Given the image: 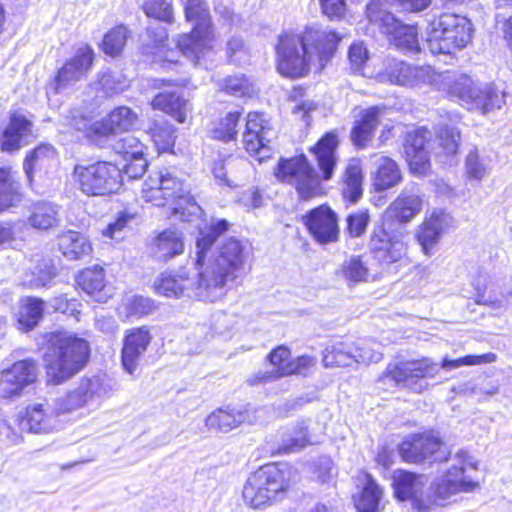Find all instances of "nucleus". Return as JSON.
Wrapping results in <instances>:
<instances>
[{"mask_svg":"<svg viewBox=\"0 0 512 512\" xmlns=\"http://www.w3.org/2000/svg\"><path fill=\"white\" fill-rule=\"evenodd\" d=\"M354 360L349 345L338 342L327 348L323 354L322 362L326 368L346 367Z\"/></svg>","mask_w":512,"mask_h":512,"instance_id":"52","label":"nucleus"},{"mask_svg":"<svg viewBox=\"0 0 512 512\" xmlns=\"http://www.w3.org/2000/svg\"><path fill=\"white\" fill-rule=\"evenodd\" d=\"M184 240L180 232L164 229L158 232L149 244L150 256L161 263L184 253Z\"/></svg>","mask_w":512,"mask_h":512,"instance_id":"29","label":"nucleus"},{"mask_svg":"<svg viewBox=\"0 0 512 512\" xmlns=\"http://www.w3.org/2000/svg\"><path fill=\"white\" fill-rule=\"evenodd\" d=\"M298 470L289 462L270 461L250 472L243 484L242 499L253 510L282 502L293 492Z\"/></svg>","mask_w":512,"mask_h":512,"instance_id":"5","label":"nucleus"},{"mask_svg":"<svg viewBox=\"0 0 512 512\" xmlns=\"http://www.w3.org/2000/svg\"><path fill=\"white\" fill-rule=\"evenodd\" d=\"M242 118V110L228 111L223 116L218 117L209 129V138L223 144L236 142Z\"/></svg>","mask_w":512,"mask_h":512,"instance_id":"37","label":"nucleus"},{"mask_svg":"<svg viewBox=\"0 0 512 512\" xmlns=\"http://www.w3.org/2000/svg\"><path fill=\"white\" fill-rule=\"evenodd\" d=\"M33 268L30 270V288H42L48 286L57 276V267L54 260L46 255L33 259Z\"/></svg>","mask_w":512,"mask_h":512,"instance_id":"44","label":"nucleus"},{"mask_svg":"<svg viewBox=\"0 0 512 512\" xmlns=\"http://www.w3.org/2000/svg\"><path fill=\"white\" fill-rule=\"evenodd\" d=\"M162 190V171L150 173L142 183L140 198L155 207H165Z\"/></svg>","mask_w":512,"mask_h":512,"instance_id":"47","label":"nucleus"},{"mask_svg":"<svg viewBox=\"0 0 512 512\" xmlns=\"http://www.w3.org/2000/svg\"><path fill=\"white\" fill-rule=\"evenodd\" d=\"M272 118L264 111L252 110L244 117L242 145L250 156H258L270 142L268 135L273 131Z\"/></svg>","mask_w":512,"mask_h":512,"instance_id":"21","label":"nucleus"},{"mask_svg":"<svg viewBox=\"0 0 512 512\" xmlns=\"http://www.w3.org/2000/svg\"><path fill=\"white\" fill-rule=\"evenodd\" d=\"M75 187L87 197H107L122 187L120 166L109 160L77 163L72 170Z\"/></svg>","mask_w":512,"mask_h":512,"instance_id":"9","label":"nucleus"},{"mask_svg":"<svg viewBox=\"0 0 512 512\" xmlns=\"http://www.w3.org/2000/svg\"><path fill=\"white\" fill-rule=\"evenodd\" d=\"M29 223L39 230H48L58 224L56 207L46 202L36 203L29 216Z\"/></svg>","mask_w":512,"mask_h":512,"instance_id":"48","label":"nucleus"},{"mask_svg":"<svg viewBox=\"0 0 512 512\" xmlns=\"http://www.w3.org/2000/svg\"><path fill=\"white\" fill-rule=\"evenodd\" d=\"M95 52L91 45L83 44L74 55L66 59L49 79L47 89L54 95L86 77L94 66Z\"/></svg>","mask_w":512,"mask_h":512,"instance_id":"13","label":"nucleus"},{"mask_svg":"<svg viewBox=\"0 0 512 512\" xmlns=\"http://www.w3.org/2000/svg\"><path fill=\"white\" fill-rule=\"evenodd\" d=\"M319 5L322 14L330 20H342L346 16L345 0H319Z\"/></svg>","mask_w":512,"mask_h":512,"instance_id":"62","label":"nucleus"},{"mask_svg":"<svg viewBox=\"0 0 512 512\" xmlns=\"http://www.w3.org/2000/svg\"><path fill=\"white\" fill-rule=\"evenodd\" d=\"M244 421L243 413L229 405L213 410L205 419L209 430L229 432L239 427Z\"/></svg>","mask_w":512,"mask_h":512,"instance_id":"41","label":"nucleus"},{"mask_svg":"<svg viewBox=\"0 0 512 512\" xmlns=\"http://www.w3.org/2000/svg\"><path fill=\"white\" fill-rule=\"evenodd\" d=\"M437 373L436 363L433 360L428 357H420L388 363L379 380L421 393L426 387H421L419 381L434 378Z\"/></svg>","mask_w":512,"mask_h":512,"instance_id":"11","label":"nucleus"},{"mask_svg":"<svg viewBox=\"0 0 512 512\" xmlns=\"http://www.w3.org/2000/svg\"><path fill=\"white\" fill-rule=\"evenodd\" d=\"M42 361L46 382L62 385L81 373L90 363L92 346L90 341L65 330L42 333Z\"/></svg>","mask_w":512,"mask_h":512,"instance_id":"4","label":"nucleus"},{"mask_svg":"<svg viewBox=\"0 0 512 512\" xmlns=\"http://www.w3.org/2000/svg\"><path fill=\"white\" fill-rule=\"evenodd\" d=\"M364 179L362 159L359 157L347 159L338 179L340 195L346 206L355 205L363 198Z\"/></svg>","mask_w":512,"mask_h":512,"instance_id":"23","label":"nucleus"},{"mask_svg":"<svg viewBox=\"0 0 512 512\" xmlns=\"http://www.w3.org/2000/svg\"><path fill=\"white\" fill-rule=\"evenodd\" d=\"M349 68L354 74H361L369 60V51L363 41H354L347 51Z\"/></svg>","mask_w":512,"mask_h":512,"instance_id":"59","label":"nucleus"},{"mask_svg":"<svg viewBox=\"0 0 512 512\" xmlns=\"http://www.w3.org/2000/svg\"><path fill=\"white\" fill-rule=\"evenodd\" d=\"M21 197L16 172L9 165L0 166V214L15 206Z\"/></svg>","mask_w":512,"mask_h":512,"instance_id":"40","label":"nucleus"},{"mask_svg":"<svg viewBox=\"0 0 512 512\" xmlns=\"http://www.w3.org/2000/svg\"><path fill=\"white\" fill-rule=\"evenodd\" d=\"M75 284L97 302H106L111 297L106 270L102 265L95 264L79 270L75 276Z\"/></svg>","mask_w":512,"mask_h":512,"instance_id":"27","label":"nucleus"},{"mask_svg":"<svg viewBox=\"0 0 512 512\" xmlns=\"http://www.w3.org/2000/svg\"><path fill=\"white\" fill-rule=\"evenodd\" d=\"M499 95L496 89L491 86L476 87L473 99L469 106V109H476L482 113H487L499 105Z\"/></svg>","mask_w":512,"mask_h":512,"instance_id":"54","label":"nucleus"},{"mask_svg":"<svg viewBox=\"0 0 512 512\" xmlns=\"http://www.w3.org/2000/svg\"><path fill=\"white\" fill-rule=\"evenodd\" d=\"M342 40L335 30L306 26L302 31L284 30L274 47L275 70L283 78L298 80L312 71L322 73Z\"/></svg>","mask_w":512,"mask_h":512,"instance_id":"2","label":"nucleus"},{"mask_svg":"<svg viewBox=\"0 0 512 512\" xmlns=\"http://www.w3.org/2000/svg\"><path fill=\"white\" fill-rule=\"evenodd\" d=\"M340 144L339 131L328 130L308 147L314 164L303 152L280 157L273 167V176L279 183L292 187L300 202L326 197L328 190L325 183L330 182L336 175Z\"/></svg>","mask_w":512,"mask_h":512,"instance_id":"1","label":"nucleus"},{"mask_svg":"<svg viewBox=\"0 0 512 512\" xmlns=\"http://www.w3.org/2000/svg\"><path fill=\"white\" fill-rule=\"evenodd\" d=\"M183 11L185 20L193 26L189 32L179 35L176 47L183 55L198 58L213 49L216 38L209 6L205 0H186Z\"/></svg>","mask_w":512,"mask_h":512,"instance_id":"7","label":"nucleus"},{"mask_svg":"<svg viewBox=\"0 0 512 512\" xmlns=\"http://www.w3.org/2000/svg\"><path fill=\"white\" fill-rule=\"evenodd\" d=\"M429 144L430 132L427 128H417L405 134L403 158L411 175L423 178L431 174L432 160Z\"/></svg>","mask_w":512,"mask_h":512,"instance_id":"15","label":"nucleus"},{"mask_svg":"<svg viewBox=\"0 0 512 512\" xmlns=\"http://www.w3.org/2000/svg\"><path fill=\"white\" fill-rule=\"evenodd\" d=\"M158 153H173L177 134L174 125L167 119H153L146 130Z\"/></svg>","mask_w":512,"mask_h":512,"instance_id":"39","label":"nucleus"},{"mask_svg":"<svg viewBox=\"0 0 512 512\" xmlns=\"http://www.w3.org/2000/svg\"><path fill=\"white\" fill-rule=\"evenodd\" d=\"M265 361L272 367L276 379L290 376H307L317 365V358L313 355L302 354L292 356L291 348L279 344L266 355Z\"/></svg>","mask_w":512,"mask_h":512,"instance_id":"18","label":"nucleus"},{"mask_svg":"<svg viewBox=\"0 0 512 512\" xmlns=\"http://www.w3.org/2000/svg\"><path fill=\"white\" fill-rule=\"evenodd\" d=\"M38 380L36 360L26 358L17 360L0 371V400L19 397L23 390Z\"/></svg>","mask_w":512,"mask_h":512,"instance_id":"19","label":"nucleus"},{"mask_svg":"<svg viewBox=\"0 0 512 512\" xmlns=\"http://www.w3.org/2000/svg\"><path fill=\"white\" fill-rule=\"evenodd\" d=\"M450 220L449 213L441 208H435L424 216L415 233V239L424 254L431 253L449 226Z\"/></svg>","mask_w":512,"mask_h":512,"instance_id":"24","label":"nucleus"},{"mask_svg":"<svg viewBox=\"0 0 512 512\" xmlns=\"http://www.w3.org/2000/svg\"><path fill=\"white\" fill-rule=\"evenodd\" d=\"M423 209V199L416 194L398 195L384 210L369 237V251L382 268L401 267L409 262L408 231L411 222Z\"/></svg>","mask_w":512,"mask_h":512,"instance_id":"3","label":"nucleus"},{"mask_svg":"<svg viewBox=\"0 0 512 512\" xmlns=\"http://www.w3.org/2000/svg\"><path fill=\"white\" fill-rule=\"evenodd\" d=\"M46 303L36 296H26L19 302L16 314V327L22 333L34 330L44 318Z\"/></svg>","mask_w":512,"mask_h":512,"instance_id":"33","label":"nucleus"},{"mask_svg":"<svg viewBox=\"0 0 512 512\" xmlns=\"http://www.w3.org/2000/svg\"><path fill=\"white\" fill-rule=\"evenodd\" d=\"M464 467L452 466L444 477L436 483L435 494L440 498H448L461 492H472L479 487V483L463 478Z\"/></svg>","mask_w":512,"mask_h":512,"instance_id":"36","label":"nucleus"},{"mask_svg":"<svg viewBox=\"0 0 512 512\" xmlns=\"http://www.w3.org/2000/svg\"><path fill=\"white\" fill-rule=\"evenodd\" d=\"M421 68L409 65L403 61L389 59L385 63L383 74L396 85L412 86L416 84Z\"/></svg>","mask_w":512,"mask_h":512,"instance_id":"43","label":"nucleus"},{"mask_svg":"<svg viewBox=\"0 0 512 512\" xmlns=\"http://www.w3.org/2000/svg\"><path fill=\"white\" fill-rule=\"evenodd\" d=\"M311 444L309 427L304 422H300L291 431L282 434L281 442L271 447L269 455L271 457L289 455L299 452Z\"/></svg>","mask_w":512,"mask_h":512,"instance_id":"32","label":"nucleus"},{"mask_svg":"<svg viewBox=\"0 0 512 512\" xmlns=\"http://www.w3.org/2000/svg\"><path fill=\"white\" fill-rule=\"evenodd\" d=\"M138 122L139 116L132 108L116 106L103 118L89 125L84 136L90 143L102 146L110 137L134 130Z\"/></svg>","mask_w":512,"mask_h":512,"instance_id":"12","label":"nucleus"},{"mask_svg":"<svg viewBox=\"0 0 512 512\" xmlns=\"http://www.w3.org/2000/svg\"><path fill=\"white\" fill-rule=\"evenodd\" d=\"M56 158L57 150L50 143L41 142L28 150L23 158V170L29 183H33L36 171L47 169Z\"/></svg>","mask_w":512,"mask_h":512,"instance_id":"35","label":"nucleus"},{"mask_svg":"<svg viewBox=\"0 0 512 512\" xmlns=\"http://www.w3.org/2000/svg\"><path fill=\"white\" fill-rule=\"evenodd\" d=\"M301 222L310 237L320 245L335 243L340 238L339 217L329 203H321L309 209Z\"/></svg>","mask_w":512,"mask_h":512,"instance_id":"14","label":"nucleus"},{"mask_svg":"<svg viewBox=\"0 0 512 512\" xmlns=\"http://www.w3.org/2000/svg\"><path fill=\"white\" fill-rule=\"evenodd\" d=\"M245 263L244 248L240 241L229 238L221 246L218 256L198 273L196 289L212 291L234 281Z\"/></svg>","mask_w":512,"mask_h":512,"instance_id":"10","label":"nucleus"},{"mask_svg":"<svg viewBox=\"0 0 512 512\" xmlns=\"http://www.w3.org/2000/svg\"><path fill=\"white\" fill-rule=\"evenodd\" d=\"M137 217V213L129 212L127 210L120 211L115 220L108 224L106 227L105 235L113 237L116 232H119L127 227V225Z\"/></svg>","mask_w":512,"mask_h":512,"instance_id":"63","label":"nucleus"},{"mask_svg":"<svg viewBox=\"0 0 512 512\" xmlns=\"http://www.w3.org/2000/svg\"><path fill=\"white\" fill-rule=\"evenodd\" d=\"M147 150V145L131 134L119 138L114 145V152L122 159L139 158L146 155Z\"/></svg>","mask_w":512,"mask_h":512,"instance_id":"53","label":"nucleus"},{"mask_svg":"<svg viewBox=\"0 0 512 512\" xmlns=\"http://www.w3.org/2000/svg\"><path fill=\"white\" fill-rule=\"evenodd\" d=\"M379 29L389 45L401 53L415 55L421 52L418 23H405L392 13L383 12Z\"/></svg>","mask_w":512,"mask_h":512,"instance_id":"16","label":"nucleus"},{"mask_svg":"<svg viewBox=\"0 0 512 512\" xmlns=\"http://www.w3.org/2000/svg\"><path fill=\"white\" fill-rule=\"evenodd\" d=\"M124 160V166L122 168L120 167L122 177L126 175L127 178L131 180L141 178L149 166L147 154L139 158H127Z\"/></svg>","mask_w":512,"mask_h":512,"instance_id":"61","label":"nucleus"},{"mask_svg":"<svg viewBox=\"0 0 512 512\" xmlns=\"http://www.w3.org/2000/svg\"><path fill=\"white\" fill-rule=\"evenodd\" d=\"M345 231L350 238H359L365 234L370 223V213L368 209H359L349 213L345 218Z\"/></svg>","mask_w":512,"mask_h":512,"instance_id":"57","label":"nucleus"},{"mask_svg":"<svg viewBox=\"0 0 512 512\" xmlns=\"http://www.w3.org/2000/svg\"><path fill=\"white\" fill-rule=\"evenodd\" d=\"M341 274L351 283L364 282L369 277V268L361 255H354L342 264Z\"/></svg>","mask_w":512,"mask_h":512,"instance_id":"55","label":"nucleus"},{"mask_svg":"<svg viewBox=\"0 0 512 512\" xmlns=\"http://www.w3.org/2000/svg\"><path fill=\"white\" fill-rule=\"evenodd\" d=\"M129 33V29L124 24L113 26L102 38L101 51L112 58L119 56L126 45Z\"/></svg>","mask_w":512,"mask_h":512,"instance_id":"45","label":"nucleus"},{"mask_svg":"<svg viewBox=\"0 0 512 512\" xmlns=\"http://www.w3.org/2000/svg\"><path fill=\"white\" fill-rule=\"evenodd\" d=\"M397 452L404 463L416 466L441 465L451 459V449L434 429L407 434L397 445Z\"/></svg>","mask_w":512,"mask_h":512,"instance_id":"8","label":"nucleus"},{"mask_svg":"<svg viewBox=\"0 0 512 512\" xmlns=\"http://www.w3.org/2000/svg\"><path fill=\"white\" fill-rule=\"evenodd\" d=\"M421 478L422 475L416 472L397 470L392 482L394 497L399 501L414 498L415 494L421 490Z\"/></svg>","mask_w":512,"mask_h":512,"instance_id":"42","label":"nucleus"},{"mask_svg":"<svg viewBox=\"0 0 512 512\" xmlns=\"http://www.w3.org/2000/svg\"><path fill=\"white\" fill-rule=\"evenodd\" d=\"M473 24L466 16L443 12L434 17L427 32V47L433 55H451L471 41Z\"/></svg>","mask_w":512,"mask_h":512,"instance_id":"6","label":"nucleus"},{"mask_svg":"<svg viewBox=\"0 0 512 512\" xmlns=\"http://www.w3.org/2000/svg\"><path fill=\"white\" fill-rule=\"evenodd\" d=\"M34 123L19 111H11L8 123L0 128V151L6 154L19 152L33 136Z\"/></svg>","mask_w":512,"mask_h":512,"instance_id":"22","label":"nucleus"},{"mask_svg":"<svg viewBox=\"0 0 512 512\" xmlns=\"http://www.w3.org/2000/svg\"><path fill=\"white\" fill-rule=\"evenodd\" d=\"M382 113L383 107L373 105L362 110L353 121L349 139L356 150H365L371 145L375 132L381 124Z\"/></svg>","mask_w":512,"mask_h":512,"instance_id":"25","label":"nucleus"},{"mask_svg":"<svg viewBox=\"0 0 512 512\" xmlns=\"http://www.w3.org/2000/svg\"><path fill=\"white\" fill-rule=\"evenodd\" d=\"M460 131L448 125L442 126L437 132L439 146L445 157H452L457 154L460 146Z\"/></svg>","mask_w":512,"mask_h":512,"instance_id":"58","label":"nucleus"},{"mask_svg":"<svg viewBox=\"0 0 512 512\" xmlns=\"http://www.w3.org/2000/svg\"><path fill=\"white\" fill-rule=\"evenodd\" d=\"M193 285L190 273L181 268L178 271L166 270L161 272L153 283L156 294L168 298H179Z\"/></svg>","mask_w":512,"mask_h":512,"instance_id":"31","label":"nucleus"},{"mask_svg":"<svg viewBox=\"0 0 512 512\" xmlns=\"http://www.w3.org/2000/svg\"><path fill=\"white\" fill-rule=\"evenodd\" d=\"M364 486L353 498L354 507L357 512H381L383 510L382 499L383 488L377 483L368 472H362Z\"/></svg>","mask_w":512,"mask_h":512,"instance_id":"34","label":"nucleus"},{"mask_svg":"<svg viewBox=\"0 0 512 512\" xmlns=\"http://www.w3.org/2000/svg\"><path fill=\"white\" fill-rule=\"evenodd\" d=\"M496 360L497 355L493 352H488L480 355H465L457 359L443 358L440 366L443 369L452 370L462 366H477L494 363Z\"/></svg>","mask_w":512,"mask_h":512,"instance_id":"56","label":"nucleus"},{"mask_svg":"<svg viewBox=\"0 0 512 512\" xmlns=\"http://www.w3.org/2000/svg\"><path fill=\"white\" fill-rule=\"evenodd\" d=\"M162 190L165 207L171 216H187L195 213L199 206L184 181L172 172L162 171Z\"/></svg>","mask_w":512,"mask_h":512,"instance_id":"20","label":"nucleus"},{"mask_svg":"<svg viewBox=\"0 0 512 512\" xmlns=\"http://www.w3.org/2000/svg\"><path fill=\"white\" fill-rule=\"evenodd\" d=\"M150 107L154 111H160L176 122L183 124L191 113L190 101L175 91H162L153 96Z\"/></svg>","mask_w":512,"mask_h":512,"instance_id":"30","label":"nucleus"},{"mask_svg":"<svg viewBox=\"0 0 512 512\" xmlns=\"http://www.w3.org/2000/svg\"><path fill=\"white\" fill-rule=\"evenodd\" d=\"M141 9L147 18L171 25L175 22L171 0H145Z\"/></svg>","mask_w":512,"mask_h":512,"instance_id":"51","label":"nucleus"},{"mask_svg":"<svg viewBox=\"0 0 512 512\" xmlns=\"http://www.w3.org/2000/svg\"><path fill=\"white\" fill-rule=\"evenodd\" d=\"M79 303L76 299H69L65 295H60L54 300V308L63 314L76 315L79 314Z\"/></svg>","mask_w":512,"mask_h":512,"instance_id":"64","label":"nucleus"},{"mask_svg":"<svg viewBox=\"0 0 512 512\" xmlns=\"http://www.w3.org/2000/svg\"><path fill=\"white\" fill-rule=\"evenodd\" d=\"M228 229V221L220 219L211 224L205 232L201 233L200 237L196 241V245L199 249L196 259V263L198 265H203L206 251H208L216 243L219 237L228 231Z\"/></svg>","mask_w":512,"mask_h":512,"instance_id":"46","label":"nucleus"},{"mask_svg":"<svg viewBox=\"0 0 512 512\" xmlns=\"http://www.w3.org/2000/svg\"><path fill=\"white\" fill-rule=\"evenodd\" d=\"M476 87L469 76L459 75L447 83L446 94L449 98L470 106Z\"/></svg>","mask_w":512,"mask_h":512,"instance_id":"49","label":"nucleus"},{"mask_svg":"<svg viewBox=\"0 0 512 512\" xmlns=\"http://www.w3.org/2000/svg\"><path fill=\"white\" fill-rule=\"evenodd\" d=\"M153 339L152 328L148 325L134 326L124 331L120 350V363L126 373L130 375L136 374L143 358L152 345Z\"/></svg>","mask_w":512,"mask_h":512,"instance_id":"17","label":"nucleus"},{"mask_svg":"<svg viewBox=\"0 0 512 512\" xmlns=\"http://www.w3.org/2000/svg\"><path fill=\"white\" fill-rule=\"evenodd\" d=\"M156 308L154 300L143 296H134L127 305V314L140 319L152 314Z\"/></svg>","mask_w":512,"mask_h":512,"instance_id":"60","label":"nucleus"},{"mask_svg":"<svg viewBox=\"0 0 512 512\" xmlns=\"http://www.w3.org/2000/svg\"><path fill=\"white\" fill-rule=\"evenodd\" d=\"M88 392L82 389L71 390L63 397L56 400L55 407L51 409L53 417H59L68 413H72L88 402Z\"/></svg>","mask_w":512,"mask_h":512,"instance_id":"50","label":"nucleus"},{"mask_svg":"<svg viewBox=\"0 0 512 512\" xmlns=\"http://www.w3.org/2000/svg\"><path fill=\"white\" fill-rule=\"evenodd\" d=\"M403 181V173L398 162L389 157L381 158L372 175V187L375 192H384L398 186Z\"/></svg>","mask_w":512,"mask_h":512,"instance_id":"38","label":"nucleus"},{"mask_svg":"<svg viewBox=\"0 0 512 512\" xmlns=\"http://www.w3.org/2000/svg\"><path fill=\"white\" fill-rule=\"evenodd\" d=\"M55 247L67 260L78 261L93 253L89 238L79 231L63 230L56 235Z\"/></svg>","mask_w":512,"mask_h":512,"instance_id":"28","label":"nucleus"},{"mask_svg":"<svg viewBox=\"0 0 512 512\" xmlns=\"http://www.w3.org/2000/svg\"><path fill=\"white\" fill-rule=\"evenodd\" d=\"M16 424L22 432L31 434H48L55 428L51 408L43 403L24 407L16 416Z\"/></svg>","mask_w":512,"mask_h":512,"instance_id":"26","label":"nucleus"}]
</instances>
